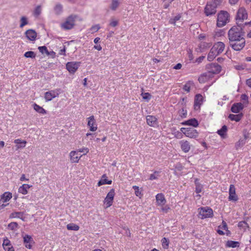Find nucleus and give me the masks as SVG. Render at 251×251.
I'll use <instances>...</instances> for the list:
<instances>
[{"mask_svg":"<svg viewBox=\"0 0 251 251\" xmlns=\"http://www.w3.org/2000/svg\"><path fill=\"white\" fill-rule=\"evenodd\" d=\"M248 25L251 26V21L245 23L244 26L238 25L232 26L228 32L229 42L237 41V40L245 39L243 30Z\"/></svg>","mask_w":251,"mask_h":251,"instance_id":"f257e3e1","label":"nucleus"},{"mask_svg":"<svg viewBox=\"0 0 251 251\" xmlns=\"http://www.w3.org/2000/svg\"><path fill=\"white\" fill-rule=\"evenodd\" d=\"M78 16L76 15L72 14L68 16L65 21L61 24V27L65 30L72 29L75 25V20Z\"/></svg>","mask_w":251,"mask_h":251,"instance_id":"f03ea898","label":"nucleus"},{"mask_svg":"<svg viewBox=\"0 0 251 251\" xmlns=\"http://www.w3.org/2000/svg\"><path fill=\"white\" fill-rule=\"evenodd\" d=\"M248 18V13L246 9L244 7H240L239 8L236 15V24L238 25L244 26V24L243 22L244 20L247 19Z\"/></svg>","mask_w":251,"mask_h":251,"instance_id":"7ed1b4c3","label":"nucleus"},{"mask_svg":"<svg viewBox=\"0 0 251 251\" xmlns=\"http://www.w3.org/2000/svg\"><path fill=\"white\" fill-rule=\"evenodd\" d=\"M229 14L226 11H221L217 17V25L218 27H223L228 21Z\"/></svg>","mask_w":251,"mask_h":251,"instance_id":"20e7f679","label":"nucleus"},{"mask_svg":"<svg viewBox=\"0 0 251 251\" xmlns=\"http://www.w3.org/2000/svg\"><path fill=\"white\" fill-rule=\"evenodd\" d=\"M198 211L199 217L202 219L211 218L213 216V210L207 206L200 207Z\"/></svg>","mask_w":251,"mask_h":251,"instance_id":"39448f33","label":"nucleus"},{"mask_svg":"<svg viewBox=\"0 0 251 251\" xmlns=\"http://www.w3.org/2000/svg\"><path fill=\"white\" fill-rule=\"evenodd\" d=\"M180 131L184 134L186 137L191 138H196L199 135V132L197 130L193 128H185L182 127L180 128Z\"/></svg>","mask_w":251,"mask_h":251,"instance_id":"423d86ee","label":"nucleus"},{"mask_svg":"<svg viewBox=\"0 0 251 251\" xmlns=\"http://www.w3.org/2000/svg\"><path fill=\"white\" fill-rule=\"evenodd\" d=\"M230 46L236 51L242 50L245 46V39L237 40V41L229 42Z\"/></svg>","mask_w":251,"mask_h":251,"instance_id":"0eeeda50","label":"nucleus"},{"mask_svg":"<svg viewBox=\"0 0 251 251\" xmlns=\"http://www.w3.org/2000/svg\"><path fill=\"white\" fill-rule=\"evenodd\" d=\"M115 195V193L114 189H111L108 193L104 201L106 208H108L112 205Z\"/></svg>","mask_w":251,"mask_h":251,"instance_id":"6e6552de","label":"nucleus"},{"mask_svg":"<svg viewBox=\"0 0 251 251\" xmlns=\"http://www.w3.org/2000/svg\"><path fill=\"white\" fill-rule=\"evenodd\" d=\"M207 72L213 76L214 74H219L221 71V67L216 63H211L207 66Z\"/></svg>","mask_w":251,"mask_h":251,"instance_id":"1a4fd4ad","label":"nucleus"},{"mask_svg":"<svg viewBox=\"0 0 251 251\" xmlns=\"http://www.w3.org/2000/svg\"><path fill=\"white\" fill-rule=\"evenodd\" d=\"M216 4L211 2L207 3L205 8L204 13L207 16L214 15L216 13Z\"/></svg>","mask_w":251,"mask_h":251,"instance_id":"9d476101","label":"nucleus"},{"mask_svg":"<svg viewBox=\"0 0 251 251\" xmlns=\"http://www.w3.org/2000/svg\"><path fill=\"white\" fill-rule=\"evenodd\" d=\"M80 62H70L66 64V69L71 73H74L78 68L80 65Z\"/></svg>","mask_w":251,"mask_h":251,"instance_id":"9b49d317","label":"nucleus"},{"mask_svg":"<svg viewBox=\"0 0 251 251\" xmlns=\"http://www.w3.org/2000/svg\"><path fill=\"white\" fill-rule=\"evenodd\" d=\"M228 200L230 201H236L238 200V197L236 194L235 187L234 185L231 184L229 189Z\"/></svg>","mask_w":251,"mask_h":251,"instance_id":"f8f14e48","label":"nucleus"},{"mask_svg":"<svg viewBox=\"0 0 251 251\" xmlns=\"http://www.w3.org/2000/svg\"><path fill=\"white\" fill-rule=\"evenodd\" d=\"M59 93L57 90H51L47 92L45 94V99L46 101H50L53 98L58 96Z\"/></svg>","mask_w":251,"mask_h":251,"instance_id":"ddd939ff","label":"nucleus"},{"mask_svg":"<svg viewBox=\"0 0 251 251\" xmlns=\"http://www.w3.org/2000/svg\"><path fill=\"white\" fill-rule=\"evenodd\" d=\"M88 126L90 127V130L92 131H95L97 129V126L96 124L94 116H91L88 118Z\"/></svg>","mask_w":251,"mask_h":251,"instance_id":"4468645a","label":"nucleus"},{"mask_svg":"<svg viewBox=\"0 0 251 251\" xmlns=\"http://www.w3.org/2000/svg\"><path fill=\"white\" fill-rule=\"evenodd\" d=\"M212 45V42L210 40L206 41H201L199 44V47L201 51L204 50L209 48Z\"/></svg>","mask_w":251,"mask_h":251,"instance_id":"2eb2a0df","label":"nucleus"},{"mask_svg":"<svg viewBox=\"0 0 251 251\" xmlns=\"http://www.w3.org/2000/svg\"><path fill=\"white\" fill-rule=\"evenodd\" d=\"M203 98L201 95L197 94L195 97L194 107L195 109H198L203 102Z\"/></svg>","mask_w":251,"mask_h":251,"instance_id":"dca6fc26","label":"nucleus"},{"mask_svg":"<svg viewBox=\"0 0 251 251\" xmlns=\"http://www.w3.org/2000/svg\"><path fill=\"white\" fill-rule=\"evenodd\" d=\"M82 155H78V152L73 151L70 153V157L71 161L72 163H77Z\"/></svg>","mask_w":251,"mask_h":251,"instance_id":"f3484780","label":"nucleus"},{"mask_svg":"<svg viewBox=\"0 0 251 251\" xmlns=\"http://www.w3.org/2000/svg\"><path fill=\"white\" fill-rule=\"evenodd\" d=\"M212 48L219 54L224 51L225 48V45L223 42H218L214 44Z\"/></svg>","mask_w":251,"mask_h":251,"instance_id":"a211bd4d","label":"nucleus"},{"mask_svg":"<svg viewBox=\"0 0 251 251\" xmlns=\"http://www.w3.org/2000/svg\"><path fill=\"white\" fill-rule=\"evenodd\" d=\"M213 76L208 72H207L202 75L199 77V81L201 83H205V82L209 80L210 78Z\"/></svg>","mask_w":251,"mask_h":251,"instance_id":"6ab92c4d","label":"nucleus"},{"mask_svg":"<svg viewBox=\"0 0 251 251\" xmlns=\"http://www.w3.org/2000/svg\"><path fill=\"white\" fill-rule=\"evenodd\" d=\"M25 34L27 38L31 41H35L37 37V33L33 29H28L26 31Z\"/></svg>","mask_w":251,"mask_h":251,"instance_id":"aec40b11","label":"nucleus"},{"mask_svg":"<svg viewBox=\"0 0 251 251\" xmlns=\"http://www.w3.org/2000/svg\"><path fill=\"white\" fill-rule=\"evenodd\" d=\"M181 149L184 152H188L191 148L189 142L187 141L182 140L179 142Z\"/></svg>","mask_w":251,"mask_h":251,"instance_id":"412c9836","label":"nucleus"},{"mask_svg":"<svg viewBox=\"0 0 251 251\" xmlns=\"http://www.w3.org/2000/svg\"><path fill=\"white\" fill-rule=\"evenodd\" d=\"M147 123L151 126L154 127L157 125V119L155 117L148 115L146 117Z\"/></svg>","mask_w":251,"mask_h":251,"instance_id":"4be33fe9","label":"nucleus"},{"mask_svg":"<svg viewBox=\"0 0 251 251\" xmlns=\"http://www.w3.org/2000/svg\"><path fill=\"white\" fill-rule=\"evenodd\" d=\"M244 108L243 104L241 102L233 104L231 108V111L235 113H239Z\"/></svg>","mask_w":251,"mask_h":251,"instance_id":"5701e85b","label":"nucleus"},{"mask_svg":"<svg viewBox=\"0 0 251 251\" xmlns=\"http://www.w3.org/2000/svg\"><path fill=\"white\" fill-rule=\"evenodd\" d=\"M156 200L157 204L159 205H163L166 202L164 196L162 193H159L156 195Z\"/></svg>","mask_w":251,"mask_h":251,"instance_id":"b1692460","label":"nucleus"},{"mask_svg":"<svg viewBox=\"0 0 251 251\" xmlns=\"http://www.w3.org/2000/svg\"><path fill=\"white\" fill-rule=\"evenodd\" d=\"M182 124L183 125L191 126L196 127L198 126L199 123L195 118H193L183 122Z\"/></svg>","mask_w":251,"mask_h":251,"instance_id":"393cba45","label":"nucleus"},{"mask_svg":"<svg viewBox=\"0 0 251 251\" xmlns=\"http://www.w3.org/2000/svg\"><path fill=\"white\" fill-rule=\"evenodd\" d=\"M31 185L24 184L19 188L18 192L23 195H25L28 192V190L31 187Z\"/></svg>","mask_w":251,"mask_h":251,"instance_id":"a878e982","label":"nucleus"},{"mask_svg":"<svg viewBox=\"0 0 251 251\" xmlns=\"http://www.w3.org/2000/svg\"><path fill=\"white\" fill-rule=\"evenodd\" d=\"M14 143L16 144L17 149L20 148H24L25 147L26 144V141L25 140H22L20 139H15L14 141Z\"/></svg>","mask_w":251,"mask_h":251,"instance_id":"bb28decb","label":"nucleus"},{"mask_svg":"<svg viewBox=\"0 0 251 251\" xmlns=\"http://www.w3.org/2000/svg\"><path fill=\"white\" fill-rule=\"evenodd\" d=\"M12 198V194L10 192H5L1 197L0 202L3 203L9 201Z\"/></svg>","mask_w":251,"mask_h":251,"instance_id":"cd10ccee","label":"nucleus"},{"mask_svg":"<svg viewBox=\"0 0 251 251\" xmlns=\"http://www.w3.org/2000/svg\"><path fill=\"white\" fill-rule=\"evenodd\" d=\"M219 54L216 52V51L212 48L208 54L207 59L209 61H212Z\"/></svg>","mask_w":251,"mask_h":251,"instance_id":"c85d7f7f","label":"nucleus"},{"mask_svg":"<svg viewBox=\"0 0 251 251\" xmlns=\"http://www.w3.org/2000/svg\"><path fill=\"white\" fill-rule=\"evenodd\" d=\"M106 176L105 175H103L102 176V178L99 181L98 183V185L99 186H100L102 185H104V184H111L112 183V180H108L107 179H106Z\"/></svg>","mask_w":251,"mask_h":251,"instance_id":"c756f323","label":"nucleus"},{"mask_svg":"<svg viewBox=\"0 0 251 251\" xmlns=\"http://www.w3.org/2000/svg\"><path fill=\"white\" fill-rule=\"evenodd\" d=\"M242 117L243 114L242 113L236 115L231 114L228 116L229 119H230L231 121H235L236 122H239L240 121Z\"/></svg>","mask_w":251,"mask_h":251,"instance_id":"7c9ffc66","label":"nucleus"},{"mask_svg":"<svg viewBox=\"0 0 251 251\" xmlns=\"http://www.w3.org/2000/svg\"><path fill=\"white\" fill-rule=\"evenodd\" d=\"M33 106L34 109L39 113L42 114H46V111L43 107H41L36 103H34Z\"/></svg>","mask_w":251,"mask_h":251,"instance_id":"2f4dec72","label":"nucleus"},{"mask_svg":"<svg viewBox=\"0 0 251 251\" xmlns=\"http://www.w3.org/2000/svg\"><path fill=\"white\" fill-rule=\"evenodd\" d=\"M238 226L240 228L243 229L244 230L250 228L249 224L244 221L239 222L238 224Z\"/></svg>","mask_w":251,"mask_h":251,"instance_id":"473e14b6","label":"nucleus"},{"mask_svg":"<svg viewBox=\"0 0 251 251\" xmlns=\"http://www.w3.org/2000/svg\"><path fill=\"white\" fill-rule=\"evenodd\" d=\"M227 130V126H226L224 125L222 126V127L220 129L218 130L217 133L221 137H224L225 135L226 134Z\"/></svg>","mask_w":251,"mask_h":251,"instance_id":"72a5a7b5","label":"nucleus"},{"mask_svg":"<svg viewBox=\"0 0 251 251\" xmlns=\"http://www.w3.org/2000/svg\"><path fill=\"white\" fill-rule=\"evenodd\" d=\"M120 5V2L119 0H112L110 5V8L111 10L115 11L119 7Z\"/></svg>","mask_w":251,"mask_h":251,"instance_id":"f704fd0d","label":"nucleus"},{"mask_svg":"<svg viewBox=\"0 0 251 251\" xmlns=\"http://www.w3.org/2000/svg\"><path fill=\"white\" fill-rule=\"evenodd\" d=\"M181 18V16L180 14H178L174 18H171L169 20V23L171 24H173L175 25H176V23L177 21H179ZM177 26H178L177 25Z\"/></svg>","mask_w":251,"mask_h":251,"instance_id":"c9c22d12","label":"nucleus"},{"mask_svg":"<svg viewBox=\"0 0 251 251\" xmlns=\"http://www.w3.org/2000/svg\"><path fill=\"white\" fill-rule=\"evenodd\" d=\"M246 144L245 139H240L238 142L235 143V147L236 150L243 147Z\"/></svg>","mask_w":251,"mask_h":251,"instance_id":"e433bc0d","label":"nucleus"},{"mask_svg":"<svg viewBox=\"0 0 251 251\" xmlns=\"http://www.w3.org/2000/svg\"><path fill=\"white\" fill-rule=\"evenodd\" d=\"M67 228L68 230L77 231L79 229V227L77 225L72 223L68 224L67 226Z\"/></svg>","mask_w":251,"mask_h":251,"instance_id":"4c0bfd02","label":"nucleus"},{"mask_svg":"<svg viewBox=\"0 0 251 251\" xmlns=\"http://www.w3.org/2000/svg\"><path fill=\"white\" fill-rule=\"evenodd\" d=\"M54 11L56 14H60L63 11V6L61 4H57L54 7Z\"/></svg>","mask_w":251,"mask_h":251,"instance_id":"58836bf2","label":"nucleus"},{"mask_svg":"<svg viewBox=\"0 0 251 251\" xmlns=\"http://www.w3.org/2000/svg\"><path fill=\"white\" fill-rule=\"evenodd\" d=\"M194 84L193 81H189L185 83V84L183 86V90L187 92H189L190 90V88L192 86H193Z\"/></svg>","mask_w":251,"mask_h":251,"instance_id":"ea45409f","label":"nucleus"},{"mask_svg":"<svg viewBox=\"0 0 251 251\" xmlns=\"http://www.w3.org/2000/svg\"><path fill=\"white\" fill-rule=\"evenodd\" d=\"M162 242V245L164 249H167L169 247V240L165 238L164 237L161 240Z\"/></svg>","mask_w":251,"mask_h":251,"instance_id":"a19ab883","label":"nucleus"},{"mask_svg":"<svg viewBox=\"0 0 251 251\" xmlns=\"http://www.w3.org/2000/svg\"><path fill=\"white\" fill-rule=\"evenodd\" d=\"M239 243L237 241H228L226 242V246L228 247L235 248L238 246Z\"/></svg>","mask_w":251,"mask_h":251,"instance_id":"79ce46f5","label":"nucleus"},{"mask_svg":"<svg viewBox=\"0 0 251 251\" xmlns=\"http://www.w3.org/2000/svg\"><path fill=\"white\" fill-rule=\"evenodd\" d=\"M18 227V224L16 222H11L8 225V228L11 230H16Z\"/></svg>","mask_w":251,"mask_h":251,"instance_id":"37998d69","label":"nucleus"},{"mask_svg":"<svg viewBox=\"0 0 251 251\" xmlns=\"http://www.w3.org/2000/svg\"><path fill=\"white\" fill-rule=\"evenodd\" d=\"M20 22H21V24L20 25V27L21 28L23 27L25 25L28 24L27 19L26 17H25V16H23L21 17V18L20 19Z\"/></svg>","mask_w":251,"mask_h":251,"instance_id":"c03bdc74","label":"nucleus"},{"mask_svg":"<svg viewBox=\"0 0 251 251\" xmlns=\"http://www.w3.org/2000/svg\"><path fill=\"white\" fill-rule=\"evenodd\" d=\"M42 8L41 6L40 5H38L35 8L34 12H33V15L35 17L39 16L40 14L41 13Z\"/></svg>","mask_w":251,"mask_h":251,"instance_id":"a18cd8bd","label":"nucleus"},{"mask_svg":"<svg viewBox=\"0 0 251 251\" xmlns=\"http://www.w3.org/2000/svg\"><path fill=\"white\" fill-rule=\"evenodd\" d=\"M159 173L160 172L159 171H154L153 174L150 175L149 179L151 180H153L158 179V177L159 176Z\"/></svg>","mask_w":251,"mask_h":251,"instance_id":"49530a36","label":"nucleus"},{"mask_svg":"<svg viewBox=\"0 0 251 251\" xmlns=\"http://www.w3.org/2000/svg\"><path fill=\"white\" fill-rule=\"evenodd\" d=\"M23 216V213L22 212H13L11 214L10 217V218H19L22 219L23 220V219L22 218V217Z\"/></svg>","mask_w":251,"mask_h":251,"instance_id":"de8ad7c7","label":"nucleus"},{"mask_svg":"<svg viewBox=\"0 0 251 251\" xmlns=\"http://www.w3.org/2000/svg\"><path fill=\"white\" fill-rule=\"evenodd\" d=\"M12 246L10 241L7 238L5 237L3 240L2 247L5 248L7 247Z\"/></svg>","mask_w":251,"mask_h":251,"instance_id":"09e8293b","label":"nucleus"},{"mask_svg":"<svg viewBox=\"0 0 251 251\" xmlns=\"http://www.w3.org/2000/svg\"><path fill=\"white\" fill-rule=\"evenodd\" d=\"M24 56L26 58H35V54L33 51H28L25 52Z\"/></svg>","mask_w":251,"mask_h":251,"instance_id":"8fccbe9b","label":"nucleus"},{"mask_svg":"<svg viewBox=\"0 0 251 251\" xmlns=\"http://www.w3.org/2000/svg\"><path fill=\"white\" fill-rule=\"evenodd\" d=\"M38 50L42 54L46 53L47 55H49V51L46 46L39 47Z\"/></svg>","mask_w":251,"mask_h":251,"instance_id":"3c124183","label":"nucleus"},{"mask_svg":"<svg viewBox=\"0 0 251 251\" xmlns=\"http://www.w3.org/2000/svg\"><path fill=\"white\" fill-rule=\"evenodd\" d=\"M133 189L135 190V194L136 196L141 198L142 196L141 191L139 190V188L138 186H133L132 187Z\"/></svg>","mask_w":251,"mask_h":251,"instance_id":"603ef678","label":"nucleus"},{"mask_svg":"<svg viewBox=\"0 0 251 251\" xmlns=\"http://www.w3.org/2000/svg\"><path fill=\"white\" fill-rule=\"evenodd\" d=\"M141 95L142 96L143 99L146 100L147 101H148L151 97V95L149 93H142Z\"/></svg>","mask_w":251,"mask_h":251,"instance_id":"864d4df0","label":"nucleus"},{"mask_svg":"<svg viewBox=\"0 0 251 251\" xmlns=\"http://www.w3.org/2000/svg\"><path fill=\"white\" fill-rule=\"evenodd\" d=\"M198 39L200 42L201 41H206L207 40H209L208 36H207L205 34L203 33L199 35Z\"/></svg>","mask_w":251,"mask_h":251,"instance_id":"5fc2aeb1","label":"nucleus"},{"mask_svg":"<svg viewBox=\"0 0 251 251\" xmlns=\"http://www.w3.org/2000/svg\"><path fill=\"white\" fill-rule=\"evenodd\" d=\"M31 240H32V238L29 235H26L24 237V241L25 243H26V244L30 243V242L31 241Z\"/></svg>","mask_w":251,"mask_h":251,"instance_id":"6e6d98bb","label":"nucleus"},{"mask_svg":"<svg viewBox=\"0 0 251 251\" xmlns=\"http://www.w3.org/2000/svg\"><path fill=\"white\" fill-rule=\"evenodd\" d=\"M100 28V25H96L92 26L90 28V30H91L93 32H96L98 31Z\"/></svg>","mask_w":251,"mask_h":251,"instance_id":"4d7b16f0","label":"nucleus"},{"mask_svg":"<svg viewBox=\"0 0 251 251\" xmlns=\"http://www.w3.org/2000/svg\"><path fill=\"white\" fill-rule=\"evenodd\" d=\"M202 187V186L199 184V183H196V192L197 194H199L201 192Z\"/></svg>","mask_w":251,"mask_h":251,"instance_id":"13d9d810","label":"nucleus"},{"mask_svg":"<svg viewBox=\"0 0 251 251\" xmlns=\"http://www.w3.org/2000/svg\"><path fill=\"white\" fill-rule=\"evenodd\" d=\"M89 149L87 148H83L77 150V152H83V155L86 154L89 152Z\"/></svg>","mask_w":251,"mask_h":251,"instance_id":"bf43d9fd","label":"nucleus"},{"mask_svg":"<svg viewBox=\"0 0 251 251\" xmlns=\"http://www.w3.org/2000/svg\"><path fill=\"white\" fill-rule=\"evenodd\" d=\"M242 100L244 101V102L246 104L248 103V97L246 94H242L241 96Z\"/></svg>","mask_w":251,"mask_h":251,"instance_id":"052dcab7","label":"nucleus"},{"mask_svg":"<svg viewBox=\"0 0 251 251\" xmlns=\"http://www.w3.org/2000/svg\"><path fill=\"white\" fill-rule=\"evenodd\" d=\"M218 227L219 228H221L223 229H224V230H227V224L226 223V222H225L224 221H223L222 225L220 226H219Z\"/></svg>","mask_w":251,"mask_h":251,"instance_id":"680f3d73","label":"nucleus"},{"mask_svg":"<svg viewBox=\"0 0 251 251\" xmlns=\"http://www.w3.org/2000/svg\"><path fill=\"white\" fill-rule=\"evenodd\" d=\"M170 209V207L168 205H166L161 208V210L165 213H167Z\"/></svg>","mask_w":251,"mask_h":251,"instance_id":"e2e57ef3","label":"nucleus"},{"mask_svg":"<svg viewBox=\"0 0 251 251\" xmlns=\"http://www.w3.org/2000/svg\"><path fill=\"white\" fill-rule=\"evenodd\" d=\"M118 22L117 21L112 20L110 23V25L113 27H115L118 25Z\"/></svg>","mask_w":251,"mask_h":251,"instance_id":"0e129e2a","label":"nucleus"},{"mask_svg":"<svg viewBox=\"0 0 251 251\" xmlns=\"http://www.w3.org/2000/svg\"><path fill=\"white\" fill-rule=\"evenodd\" d=\"M3 249L5 251H15L12 246H8Z\"/></svg>","mask_w":251,"mask_h":251,"instance_id":"69168bd1","label":"nucleus"},{"mask_svg":"<svg viewBox=\"0 0 251 251\" xmlns=\"http://www.w3.org/2000/svg\"><path fill=\"white\" fill-rule=\"evenodd\" d=\"M181 67H182V65H181V64H180V63H178V64H177L176 65H175V66L173 67V69H175V70H178V69H180Z\"/></svg>","mask_w":251,"mask_h":251,"instance_id":"338daca9","label":"nucleus"},{"mask_svg":"<svg viewBox=\"0 0 251 251\" xmlns=\"http://www.w3.org/2000/svg\"><path fill=\"white\" fill-rule=\"evenodd\" d=\"M246 84L250 88H251V78L248 79L246 80Z\"/></svg>","mask_w":251,"mask_h":251,"instance_id":"774afa93","label":"nucleus"}]
</instances>
